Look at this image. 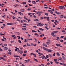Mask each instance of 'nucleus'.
<instances>
[{
  "label": "nucleus",
  "instance_id": "obj_4",
  "mask_svg": "<svg viewBox=\"0 0 66 66\" xmlns=\"http://www.w3.org/2000/svg\"><path fill=\"white\" fill-rule=\"evenodd\" d=\"M40 58L41 59H47V58L44 55H43L42 56H41L40 57Z\"/></svg>",
  "mask_w": 66,
  "mask_h": 66
},
{
  "label": "nucleus",
  "instance_id": "obj_43",
  "mask_svg": "<svg viewBox=\"0 0 66 66\" xmlns=\"http://www.w3.org/2000/svg\"><path fill=\"white\" fill-rule=\"evenodd\" d=\"M53 60L54 61H57V59H54Z\"/></svg>",
  "mask_w": 66,
  "mask_h": 66
},
{
  "label": "nucleus",
  "instance_id": "obj_20",
  "mask_svg": "<svg viewBox=\"0 0 66 66\" xmlns=\"http://www.w3.org/2000/svg\"><path fill=\"white\" fill-rule=\"evenodd\" d=\"M31 10V8L29 7L27 9V11H30V10Z\"/></svg>",
  "mask_w": 66,
  "mask_h": 66
},
{
  "label": "nucleus",
  "instance_id": "obj_21",
  "mask_svg": "<svg viewBox=\"0 0 66 66\" xmlns=\"http://www.w3.org/2000/svg\"><path fill=\"white\" fill-rule=\"evenodd\" d=\"M49 56L50 57H52V55L51 54H49Z\"/></svg>",
  "mask_w": 66,
  "mask_h": 66
},
{
  "label": "nucleus",
  "instance_id": "obj_26",
  "mask_svg": "<svg viewBox=\"0 0 66 66\" xmlns=\"http://www.w3.org/2000/svg\"><path fill=\"white\" fill-rule=\"evenodd\" d=\"M18 14H20V15H21V14H22V13H21V12H18Z\"/></svg>",
  "mask_w": 66,
  "mask_h": 66
},
{
  "label": "nucleus",
  "instance_id": "obj_29",
  "mask_svg": "<svg viewBox=\"0 0 66 66\" xmlns=\"http://www.w3.org/2000/svg\"><path fill=\"white\" fill-rule=\"evenodd\" d=\"M61 14V13H60V12H57L56 13V14L57 15H59V14Z\"/></svg>",
  "mask_w": 66,
  "mask_h": 66
},
{
  "label": "nucleus",
  "instance_id": "obj_22",
  "mask_svg": "<svg viewBox=\"0 0 66 66\" xmlns=\"http://www.w3.org/2000/svg\"><path fill=\"white\" fill-rule=\"evenodd\" d=\"M8 52V54H10V55H11L12 54L11 52Z\"/></svg>",
  "mask_w": 66,
  "mask_h": 66
},
{
  "label": "nucleus",
  "instance_id": "obj_56",
  "mask_svg": "<svg viewBox=\"0 0 66 66\" xmlns=\"http://www.w3.org/2000/svg\"><path fill=\"white\" fill-rule=\"evenodd\" d=\"M30 21H31V20H30V19H29L28 20V22H30Z\"/></svg>",
  "mask_w": 66,
  "mask_h": 66
},
{
  "label": "nucleus",
  "instance_id": "obj_40",
  "mask_svg": "<svg viewBox=\"0 0 66 66\" xmlns=\"http://www.w3.org/2000/svg\"><path fill=\"white\" fill-rule=\"evenodd\" d=\"M25 40L24 41V42H28V40L26 39H25Z\"/></svg>",
  "mask_w": 66,
  "mask_h": 66
},
{
  "label": "nucleus",
  "instance_id": "obj_62",
  "mask_svg": "<svg viewBox=\"0 0 66 66\" xmlns=\"http://www.w3.org/2000/svg\"><path fill=\"white\" fill-rule=\"evenodd\" d=\"M31 46H34V44L32 43H31Z\"/></svg>",
  "mask_w": 66,
  "mask_h": 66
},
{
  "label": "nucleus",
  "instance_id": "obj_36",
  "mask_svg": "<svg viewBox=\"0 0 66 66\" xmlns=\"http://www.w3.org/2000/svg\"><path fill=\"white\" fill-rule=\"evenodd\" d=\"M51 11H54V8H53L51 9Z\"/></svg>",
  "mask_w": 66,
  "mask_h": 66
},
{
  "label": "nucleus",
  "instance_id": "obj_16",
  "mask_svg": "<svg viewBox=\"0 0 66 66\" xmlns=\"http://www.w3.org/2000/svg\"><path fill=\"white\" fill-rule=\"evenodd\" d=\"M57 54V55H58V56H60V53H59V52H57V53H56Z\"/></svg>",
  "mask_w": 66,
  "mask_h": 66
},
{
  "label": "nucleus",
  "instance_id": "obj_48",
  "mask_svg": "<svg viewBox=\"0 0 66 66\" xmlns=\"http://www.w3.org/2000/svg\"><path fill=\"white\" fill-rule=\"evenodd\" d=\"M51 35H54V32H52L51 33Z\"/></svg>",
  "mask_w": 66,
  "mask_h": 66
},
{
  "label": "nucleus",
  "instance_id": "obj_38",
  "mask_svg": "<svg viewBox=\"0 0 66 66\" xmlns=\"http://www.w3.org/2000/svg\"><path fill=\"white\" fill-rule=\"evenodd\" d=\"M12 37H15V35H11Z\"/></svg>",
  "mask_w": 66,
  "mask_h": 66
},
{
  "label": "nucleus",
  "instance_id": "obj_11",
  "mask_svg": "<svg viewBox=\"0 0 66 66\" xmlns=\"http://www.w3.org/2000/svg\"><path fill=\"white\" fill-rule=\"evenodd\" d=\"M56 46H58V47H60V46H61V44H56Z\"/></svg>",
  "mask_w": 66,
  "mask_h": 66
},
{
  "label": "nucleus",
  "instance_id": "obj_34",
  "mask_svg": "<svg viewBox=\"0 0 66 66\" xmlns=\"http://www.w3.org/2000/svg\"><path fill=\"white\" fill-rule=\"evenodd\" d=\"M15 33H17L18 35H20V33L18 32H16Z\"/></svg>",
  "mask_w": 66,
  "mask_h": 66
},
{
  "label": "nucleus",
  "instance_id": "obj_2",
  "mask_svg": "<svg viewBox=\"0 0 66 66\" xmlns=\"http://www.w3.org/2000/svg\"><path fill=\"white\" fill-rule=\"evenodd\" d=\"M37 26H44V24L43 23L41 24V23H40L38 24Z\"/></svg>",
  "mask_w": 66,
  "mask_h": 66
},
{
  "label": "nucleus",
  "instance_id": "obj_7",
  "mask_svg": "<svg viewBox=\"0 0 66 66\" xmlns=\"http://www.w3.org/2000/svg\"><path fill=\"white\" fill-rule=\"evenodd\" d=\"M7 25H13V24L11 23H7Z\"/></svg>",
  "mask_w": 66,
  "mask_h": 66
},
{
  "label": "nucleus",
  "instance_id": "obj_46",
  "mask_svg": "<svg viewBox=\"0 0 66 66\" xmlns=\"http://www.w3.org/2000/svg\"><path fill=\"white\" fill-rule=\"evenodd\" d=\"M62 33H64L65 32V30H62Z\"/></svg>",
  "mask_w": 66,
  "mask_h": 66
},
{
  "label": "nucleus",
  "instance_id": "obj_15",
  "mask_svg": "<svg viewBox=\"0 0 66 66\" xmlns=\"http://www.w3.org/2000/svg\"><path fill=\"white\" fill-rule=\"evenodd\" d=\"M45 28H46V30H49V28H48V27L45 26Z\"/></svg>",
  "mask_w": 66,
  "mask_h": 66
},
{
  "label": "nucleus",
  "instance_id": "obj_32",
  "mask_svg": "<svg viewBox=\"0 0 66 66\" xmlns=\"http://www.w3.org/2000/svg\"><path fill=\"white\" fill-rule=\"evenodd\" d=\"M55 63H56V64H59V62H57V61H55Z\"/></svg>",
  "mask_w": 66,
  "mask_h": 66
},
{
  "label": "nucleus",
  "instance_id": "obj_9",
  "mask_svg": "<svg viewBox=\"0 0 66 66\" xmlns=\"http://www.w3.org/2000/svg\"><path fill=\"white\" fill-rule=\"evenodd\" d=\"M21 12H24V9H21L20 10Z\"/></svg>",
  "mask_w": 66,
  "mask_h": 66
},
{
  "label": "nucleus",
  "instance_id": "obj_31",
  "mask_svg": "<svg viewBox=\"0 0 66 66\" xmlns=\"http://www.w3.org/2000/svg\"><path fill=\"white\" fill-rule=\"evenodd\" d=\"M22 27H23V28H27V26H22Z\"/></svg>",
  "mask_w": 66,
  "mask_h": 66
},
{
  "label": "nucleus",
  "instance_id": "obj_64",
  "mask_svg": "<svg viewBox=\"0 0 66 66\" xmlns=\"http://www.w3.org/2000/svg\"><path fill=\"white\" fill-rule=\"evenodd\" d=\"M48 12H51V10H48Z\"/></svg>",
  "mask_w": 66,
  "mask_h": 66
},
{
  "label": "nucleus",
  "instance_id": "obj_27",
  "mask_svg": "<svg viewBox=\"0 0 66 66\" xmlns=\"http://www.w3.org/2000/svg\"><path fill=\"white\" fill-rule=\"evenodd\" d=\"M58 60H59V61H61V60H62V58L61 57L59 58L58 59Z\"/></svg>",
  "mask_w": 66,
  "mask_h": 66
},
{
  "label": "nucleus",
  "instance_id": "obj_37",
  "mask_svg": "<svg viewBox=\"0 0 66 66\" xmlns=\"http://www.w3.org/2000/svg\"><path fill=\"white\" fill-rule=\"evenodd\" d=\"M64 36H61L60 37V38H64Z\"/></svg>",
  "mask_w": 66,
  "mask_h": 66
},
{
  "label": "nucleus",
  "instance_id": "obj_51",
  "mask_svg": "<svg viewBox=\"0 0 66 66\" xmlns=\"http://www.w3.org/2000/svg\"><path fill=\"white\" fill-rule=\"evenodd\" d=\"M31 14H32V13H28V15H31Z\"/></svg>",
  "mask_w": 66,
  "mask_h": 66
},
{
  "label": "nucleus",
  "instance_id": "obj_57",
  "mask_svg": "<svg viewBox=\"0 0 66 66\" xmlns=\"http://www.w3.org/2000/svg\"><path fill=\"white\" fill-rule=\"evenodd\" d=\"M33 27H34V28H37V27L36 26H33Z\"/></svg>",
  "mask_w": 66,
  "mask_h": 66
},
{
  "label": "nucleus",
  "instance_id": "obj_17",
  "mask_svg": "<svg viewBox=\"0 0 66 66\" xmlns=\"http://www.w3.org/2000/svg\"><path fill=\"white\" fill-rule=\"evenodd\" d=\"M4 49L6 50H7L8 49V48L7 47H4Z\"/></svg>",
  "mask_w": 66,
  "mask_h": 66
},
{
  "label": "nucleus",
  "instance_id": "obj_59",
  "mask_svg": "<svg viewBox=\"0 0 66 66\" xmlns=\"http://www.w3.org/2000/svg\"><path fill=\"white\" fill-rule=\"evenodd\" d=\"M21 40H23V38L22 37H21Z\"/></svg>",
  "mask_w": 66,
  "mask_h": 66
},
{
  "label": "nucleus",
  "instance_id": "obj_63",
  "mask_svg": "<svg viewBox=\"0 0 66 66\" xmlns=\"http://www.w3.org/2000/svg\"><path fill=\"white\" fill-rule=\"evenodd\" d=\"M63 65L64 66H66V64H65L64 63H63Z\"/></svg>",
  "mask_w": 66,
  "mask_h": 66
},
{
  "label": "nucleus",
  "instance_id": "obj_35",
  "mask_svg": "<svg viewBox=\"0 0 66 66\" xmlns=\"http://www.w3.org/2000/svg\"><path fill=\"white\" fill-rule=\"evenodd\" d=\"M12 18H13V19H16V17L14 16H12Z\"/></svg>",
  "mask_w": 66,
  "mask_h": 66
},
{
  "label": "nucleus",
  "instance_id": "obj_28",
  "mask_svg": "<svg viewBox=\"0 0 66 66\" xmlns=\"http://www.w3.org/2000/svg\"><path fill=\"white\" fill-rule=\"evenodd\" d=\"M45 15L46 16H48V14L47 13H45Z\"/></svg>",
  "mask_w": 66,
  "mask_h": 66
},
{
  "label": "nucleus",
  "instance_id": "obj_5",
  "mask_svg": "<svg viewBox=\"0 0 66 66\" xmlns=\"http://www.w3.org/2000/svg\"><path fill=\"white\" fill-rule=\"evenodd\" d=\"M43 13V12L42 11H38L36 13V14H41V13Z\"/></svg>",
  "mask_w": 66,
  "mask_h": 66
},
{
  "label": "nucleus",
  "instance_id": "obj_19",
  "mask_svg": "<svg viewBox=\"0 0 66 66\" xmlns=\"http://www.w3.org/2000/svg\"><path fill=\"white\" fill-rule=\"evenodd\" d=\"M60 18H63L64 17V15H61L60 16Z\"/></svg>",
  "mask_w": 66,
  "mask_h": 66
},
{
  "label": "nucleus",
  "instance_id": "obj_45",
  "mask_svg": "<svg viewBox=\"0 0 66 66\" xmlns=\"http://www.w3.org/2000/svg\"><path fill=\"white\" fill-rule=\"evenodd\" d=\"M39 20L37 19L34 20V21H38Z\"/></svg>",
  "mask_w": 66,
  "mask_h": 66
},
{
  "label": "nucleus",
  "instance_id": "obj_42",
  "mask_svg": "<svg viewBox=\"0 0 66 66\" xmlns=\"http://www.w3.org/2000/svg\"><path fill=\"white\" fill-rule=\"evenodd\" d=\"M2 56H3V57H7V56H6L5 55H3Z\"/></svg>",
  "mask_w": 66,
  "mask_h": 66
},
{
  "label": "nucleus",
  "instance_id": "obj_49",
  "mask_svg": "<svg viewBox=\"0 0 66 66\" xmlns=\"http://www.w3.org/2000/svg\"><path fill=\"white\" fill-rule=\"evenodd\" d=\"M4 46L6 47V46H7V44H4Z\"/></svg>",
  "mask_w": 66,
  "mask_h": 66
},
{
  "label": "nucleus",
  "instance_id": "obj_52",
  "mask_svg": "<svg viewBox=\"0 0 66 66\" xmlns=\"http://www.w3.org/2000/svg\"><path fill=\"white\" fill-rule=\"evenodd\" d=\"M23 25H24V26H27V24L26 23H24V24H23Z\"/></svg>",
  "mask_w": 66,
  "mask_h": 66
},
{
  "label": "nucleus",
  "instance_id": "obj_41",
  "mask_svg": "<svg viewBox=\"0 0 66 66\" xmlns=\"http://www.w3.org/2000/svg\"><path fill=\"white\" fill-rule=\"evenodd\" d=\"M18 42H19V43L20 44L21 43V41H20V40H18Z\"/></svg>",
  "mask_w": 66,
  "mask_h": 66
},
{
  "label": "nucleus",
  "instance_id": "obj_8",
  "mask_svg": "<svg viewBox=\"0 0 66 66\" xmlns=\"http://www.w3.org/2000/svg\"><path fill=\"white\" fill-rule=\"evenodd\" d=\"M32 3L34 4H36V2H35V1H32Z\"/></svg>",
  "mask_w": 66,
  "mask_h": 66
},
{
  "label": "nucleus",
  "instance_id": "obj_33",
  "mask_svg": "<svg viewBox=\"0 0 66 66\" xmlns=\"http://www.w3.org/2000/svg\"><path fill=\"white\" fill-rule=\"evenodd\" d=\"M19 53L20 54H22L23 53V52L22 51H21V52H20Z\"/></svg>",
  "mask_w": 66,
  "mask_h": 66
},
{
  "label": "nucleus",
  "instance_id": "obj_50",
  "mask_svg": "<svg viewBox=\"0 0 66 66\" xmlns=\"http://www.w3.org/2000/svg\"><path fill=\"white\" fill-rule=\"evenodd\" d=\"M59 64L60 65H63V63H61V62H60L59 63Z\"/></svg>",
  "mask_w": 66,
  "mask_h": 66
},
{
  "label": "nucleus",
  "instance_id": "obj_12",
  "mask_svg": "<svg viewBox=\"0 0 66 66\" xmlns=\"http://www.w3.org/2000/svg\"><path fill=\"white\" fill-rule=\"evenodd\" d=\"M46 44L47 45H49V44H50V42H46Z\"/></svg>",
  "mask_w": 66,
  "mask_h": 66
},
{
  "label": "nucleus",
  "instance_id": "obj_44",
  "mask_svg": "<svg viewBox=\"0 0 66 66\" xmlns=\"http://www.w3.org/2000/svg\"><path fill=\"white\" fill-rule=\"evenodd\" d=\"M53 36V37H56V35H52Z\"/></svg>",
  "mask_w": 66,
  "mask_h": 66
},
{
  "label": "nucleus",
  "instance_id": "obj_14",
  "mask_svg": "<svg viewBox=\"0 0 66 66\" xmlns=\"http://www.w3.org/2000/svg\"><path fill=\"white\" fill-rule=\"evenodd\" d=\"M44 36V34H42L41 35H40L39 36L40 37H42V36Z\"/></svg>",
  "mask_w": 66,
  "mask_h": 66
},
{
  "label": "nucleus",
  "instance_id": "obj_18",
  "mask_svg": "<svg viewBox=\"0 0 66 66\" xmlns=\"http://www.w3.org/2000/svg\"><path fill=\"white\" fill-rule=\"evenodd\" d=\"M53 32L55 33H57V32H58V31H54Z\"/></svg>",
  "mask_w": 66,
  "mask_h": 66
},
{
  "label": "nucleus",
  "instance_id": "obj_25",
  "mask_svg": "<svg viewBox=\"0 0 66 66\" xmlns=\"http://www.w3.org/2000/svg\"><path fill=\"white\" fill-rule=\"evenodd\" d=\"M27 45L28 46H31V45H30L29 44V43H27Z\"/></svg>",
  "mask_w": 66,
  "mask_h": 66
},
{
  "label": "nucleus",
  "instance_id": "obj_13",
  "mask_svg": "<svg viewBox=\"0 0 66 66\" xmlns=\"http://www.w3.org/2000/svg\"><path fill=\"white\" fill-rule=\"evenodd\" d=\"M34 60L35 62H38V61H37V59H36L35 58L34 59Z\"/></svg>",
  "mask_w": 66,
  "mask_h": 66
},
{
  "label": "nucleus",
  "instance_id": "obj_39",
  "mask_svg": "<svg viewBox=\"0 0 66 66\" xmlns=\"http://www.w3.org/2000/svg\"><path fill=\"white\" fill-rule=\"evenodd\" d=\"M55 22H57V23H58L59 22V21L57 20H55Z\"/></svg>",
  "mask_w": 66,
  "mask_h": 66
},
{
  "label": "nucleus",
  "instance_id": "obj_60",
  "mask_svg": "<svg viewBox=\"0 0 66 66\" xmlns=\"http://www.w3.org/2000/svg\"><path fill=\"white\" fill-rule=\"evenodd\" d=\"M62 57L63 58V59H65V57L63 56H62Z\"/></svg>",
  "mask_w": 66,
  "mask_h": 66
},
{
  "label": "nucleus",
  "instance_id": "obj_1",
  "mask_svg": "<svg viewBox=\"0 0 66 66\" xmlns=\"http://www.w3.org/2000/svg\"><path fill=\"white\" fill-rule=\"evenodd\" d=\"M59 9H60V10L65 9V7H64V6H59Z\"/></svg>",
  "mask_w": 66,
  "mask_h": 66
},
{
  "label": "nucleus",
  "instance_id": "obj_53",
  "mask_svg": "<svg viewBox=\"0 0 66 66\" xmlns=\"http://www.w3.org/2000/svg\"><path fill=\"white\" fill-rule=\"evenodd\" d=\"M55 55V53H54L53 54V56H54Z\"/></svg>",
  "mask_w": 66,
  "mask_h": 66
},
{
  "label": "nucleus",
  "instance_id": "obj_54",
  "mask_svg": "<svg viewBox=\"0 0 66 66\" xmlns=\"http://www.w3.org/2000/svg\"><path fill=\"white\" fill-rule=\"evenodd\" d=\"M28 37H29H29H30V36H31V35H30V34H28Z\"/></svg>",
  "mask_w": 66,
  "mask_h": 66
},
{
  "label": "nucleus",
  "instance_id": "obj_55",
  "mask_svg": "<svg viewBox=\"0 0 66 66\" xmlns=\"http://www.w3.org/2000/svg\"><path fill=\"white\" fill-rule=\"evenodd\" d=\"M46 58H49V56H48V55H47L46 56Z\"/></svg>",
  "mask_w": 66,
  "mask_h": 66
},
{
  "label": "nucleus",
  "instance_id": "obj_3",
  "mask_svg": "<svg viewBox=\"0 0 66 66\" xmlns=\"http://www.w3.org/2000/svg\"><path fill=\"white\" fill-rule=\"evenodd\" d=\"M46 51H48V52H52L53 51V50H51V49H47L46 50Z\"/></svg>",
  "mask_w": 66,
  "mask_h": 66
},
{
  "label": "nucleus",
  "instance_id": "obj_10",
  "mask_svg": "<svg viewBox=\"0 0 66 66\" xmlns=\"http://www.w3.org/2000/svg\"><path fill=\"white\" fill-rule=\"evenodd\" d=\"M39 30H41V31H43L44 30L43 29L40 28H39Z\"/></svg>",
  "mask_w": 66,
  "mask_h": 66
},
{
  "label": "nucleus",
  "instance_id": "obj_24",
  "mask_svg": "<svg viewBox=\"0 0 66 66\" xmlns=\"http://www.w3.org/2000/svg\"><path fill=\"white\" fill-rule=\"evenodd\" d=\"M22 4H23L25 5L26 4V2H23V3H22Z\"/></svg>",
  "mask_w": 66,
  "mask_h": 66
},
{
  "label": "nucleus",
  "instance_id": "obj_47",
  "mask_svg": "<svg viewBox=\"0 0 66 66\" xmlns=\"http://www.w3.org/2000/svg\"><path fill=\"white\" fill-rule=\"evenodd\" d=\"M50 13H51V14H53V11H51L50 12Z\"/></svg>",
  "mask_w": 66,
  "mask_h": 66
},
{
  "label": "nucleus",
  "instance_id": "obj_58",
  "mask_svg": "<svg viewBox=\"0 0 66 66\" xmlns=\"http://www.w3.org/2000/svg\"><path fill=\"white\" fill-rule=\"evenodd\" d=\"M23 21H24V22H27V21L25 20H23Z\"/></svg>",
  "mask_w": 66,
  "mask_h": 66
},
{
  "label": "nucleus",
  "instance_id": "obj_61",
  "mask_svg": "<svg viewBox=\"0 0 66 66\" xmlns=\"http://www.w3.org/2000/svg\"><path fill=\"white\" fill-rule=\"evenodd\" d=\"M26 54H23V56H26Z\"/></svg>",
  "mask_w": 66,
  "mask_h": 66
},
{
  "label": "nucleus",
  "instance_id": "obj_23",
  "mask_svg": "<svg viewBox=\"0 0 66 66\" xmlns=\"http://www.w3.org/2000/svg\"><path fill=\"white\" fill-rule=\"evenodd\" d=\"M22 29L23 30H27V29L25 28H22Z\"/></svg>",
  "mask_w": 66,
  "mask_h": 66
},
{
  "label": "nucleus",
  "instance_id": "obj_6",
  "mask_svg": "<svg viewBox=\"0 0 66 66\" xmlns=\"http://www.w3.org/2000/svg\"><path fill=\"white\" fill-rule=\"evenodd\" d=\"M43 45L44 46H45L46 47H47V45L45 44V43H43Z\"/></svg>",
  "mask_w": 66,
  "mask_h": 66
},
{
  "label": "nucleus",
  "instance_id": "obj_30",
  "mask_svg": "<svg viewBox=\"0 0 66 66\" xmlns=\"http://www.w3.org/2000/svg\"><path fill=\"white\" fill-rule=\"evenodd\" d=\"M57 39H56V40H58L59 39H60V38H59V37H57L56 38Z\"/></svg>",
  "mask_w": 66,
  "mask_h": 66
}]
</instances>
